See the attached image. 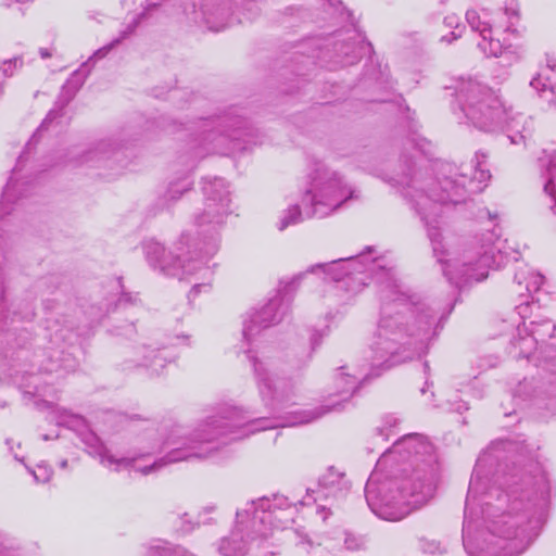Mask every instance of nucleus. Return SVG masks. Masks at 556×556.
<instances>
[{
	"mask_svg": "<svg viewBox=\"0 0 556 556\" xmlns=\"http://www.w3.org/2000/svg\"><path fill=\"white\" fill-rule=\"evenodd\" d=\"M224 433H226V425L214 420L201 426L190 435L170 438L168 445L175 447L164 458L147 466L138 464L140 459L138 455L124 456L102 444H98V438L92 433L88 434L86 443L94 448L92 453L105 469L113 472L132 469L147 476L170 463L210 456L214 448L204 447L203 444L218 439Z\"/></svg>",
	"mask_w": 556,
	"mask_h": 556,
	"instance_id": "obj_1",
	"label": "nucleus"
},
{
	"mask_svg": "<svg viewBox=\"0 0 556 556\" xmlns=\"http://www.w3.org/2000/svg\"><path fill=\"white\" fill-rule=\"evenodd\" d=\"M366 500L382 519L396 521L425 505L434 493L432 483L413 481L402 475H384L377 468L366 484Z\"/></svg>",
	"mask_w": 556,
	"mask_h": 556,
	"instance_id": "obj_2",
	"label": "nucleus"
},
{
	"mask_svg": "<svg viewBox=\"0 0 556 556\" xmlns=\"http://www.w3.org/2000/svg\"><path fill=\"white\" fill-rule=\"evenodd\" d=\"M463 541L470 556H518L530 539L518 530V521L510 514L488 515L482 521L466 519Z\"/></svg>",
	"mask_w": 556,
	"mask_h": 556,
	"instance_id": "obj_3",
	"label": "nucleus"
},
{
	"mask_svg": "<svg viewBox=\"0 0 556 556\" xmlns=\"http://www.w3.org/2000/svg\"><path fill=\"white\" fill-rule=\"evenodd\" d=\"M456 101L467 122L473 127L492 131L500 128L506 116L500 97L475 80H462L456 87Z\"/></svg>",
	"mask_w": 556,
	"mask_h": 556,
	"instance_id": "obj_4",
	"label": "nucleus"
},
{
	"mask_svg": "<svg viewBox=\"0 0 556 556\" xmlns=\"http://www.w3.org/2000/svg\"><path fill=\"white\" fill-rule=\"evenodd\" d=\"M309 177L311 187L303 197V203L311 205L312 216H328L353 198V188L343 174L331 165L317 164Z\"/></svg>",
	"mask_w": 556,
	"mask_h": 556,
	"instance_id": "obj_5",
	"label": "nucleus"
},
{
	"mask_svg": "<svg viewBox=\"0 0 556 556\" xmlns=\"http://www.w3.org/2000/svg\"><path fill=\"white\" fill-rule=\"evenodd\" d=\"M485 12L481 14L476 10H469L466 13L468 24L481 36L478 43L481 51L491 56L510 54L517 58L520 50L515 29L517 12L513 10L500 13L493 25L485 21Z\"/></svg>",
	"mask_w": 556,
	"mask_h": 556,
	"instance_id": "obj_6",
	"label": "nucleus"
},
{
	"mask_svg": "<svg viewBox=\"0 0 556 556\" xmlns=\"http://www.w3.org/2000/svg\"><path fill=\"white\" fill-rule=\"evenodd\" d=\"M429 237L433 245V253L443 265V273L450 279L459 283L460 281H481L488 277V270L494 263L493 256L484 253L467 251L463 254H451L443 250L439 240V233L429 229Z\"/></svg>",
	"mask_w": 556,
	"mask_h": 556,
	"instance_id": "obj_7",
	"label": "nucleus"
},
{
	"mask_svg": "<svg viewBox=\"0 0 556 556\" xmlns=\"http://www.w3.org/2000/svg\"><path fill=\"white\" fill-rule=\"evenodd\" d=\"M206 200L201 215L198 216L200 224L220 223L229 212L230 197L226 184L222 179H215L205 187Z\"/></svg>",
	"mask_w": 556,
	"mask_h": 556,
	"instance_id": "obj_8",
	"label": "nucleus"
},
{
	"mask_svg": "<svg viewBox=\"0 0 556 556\" xmlns=\"http://www.w3.org/2000/svg\"><path fill=\"white\" fill-rule=\"evenodd\" d=\"M147 253L150 261L159 264L164 273L179 279H184L187 275L193 274L200 268L198 262L184 261L181 263L180 258L170 252H166L159 243H153L149 247Z\"/></svg>",
	"mask_w": 556,
	"mask_h": 556,
	"instance_id": "obj_9",
	"label": "nucleus"
},
{
	"mask_svg": "<svg viewBox=\"0 0 556 556\" xmlns=\"http://www.w3.org/2000/svg\"><path fill=\"white\" fill-rule=\"evenodd\" d=\"M464 193L465 181L455 182L446 178L441 182V192H438L435 189H432L430 197L433 198L434 201H451L457 203Z\"/></svg>",
	"mask_w": 556,
	"mask_h": 556,
	"instance_id": "obj_10",
	"label": "nucleus"
},
{
	"mask_svg": "<svg viewBox=\"0 0 556 556\" xmlns=\"http://www.w3.org/2000/svg\"><path fill=\"white\" fill-rule=\"evenodd\" d=\"M219 551L224 556H243L245 544L242 542L241 533L232 532L229 538L223 540Z\"/></svg>",
	"mask_w": 556,
	"mask_h": 556,
	"instance_id": "obj_11",
	"label": "nucleus"
},
{
	"mask_svg": "<svg viewBox=\"0 0 556 556\" xmlns=\"http://www.w3.org/2000/svg\"><path fill=\"white\" fill-rule=\"evenodd\" d=\"M204 22L210 29L219 31L227 26L228 15L225 9L213 8L203 11Z\"/></svg>",
	"mask_w": 556,
	"mask_h": 556,
	"instance_id": "obj_12",
	"label": "nucleus"
},
{
	"mask_svg": "<svg viewBox=\"0 0 556 556\" xmlns=\"http://www.w3.org/2000/svg\"><path fill=\"white\" fill-rule=\"evenodd\" d=\"M302 220L301 210L298 205L288 207L277 223V228L283 231L289 226L299 224Z\"/></svg>",
	"mask_w": 556,
	"mask_h": 556,
	"instance_id": "obj_13",
	"label": "nucleus"
},
{
	"mask_svg": "<svg viewBox=\"0 0 556 556\" xmlns=\"http://www.w3.org/2000/svg\"><path fill=\"white\" fill-rule=\"evenodd\" d=\"M546 166L549 177L544 185V191L556 200V154L549 156Z\"/></svg>",
	"mask_w": 556,
	"mask_h": 556,
	"instance_id": "obj_14",
	"label": "nucleus"
},
{
	"mask_svg": "<svg viewBox=\"0 0 556 556\" xmlns=\"http://www.w3.org/2000/svg\"><path fill=\"white\" fill-rule=\"evenodd\" d=\"M58 414L59 416L55 418V420L60 424H65L74 430H80L81 428L86 427L85 420L77 415H73L65 409H59Z\"/></svg>",
	"mask_w": 556,
	"mask_h": 556,
	"instance_id": "obj_15",
	"label": "nucleus"
},
{
	"mask_svg": "<svg viewBox=\"0 0 556 556\" xmlns=\"http://www.w3.org/2000/svg\"><path fill=\"white\" fill-rule=\"evenodd\" d=\"M271 519H273L271 513H267L265 510H263L261 513L255 511L253 521H252L253 533H256L260 536H264V538L267 536L269 533L265 530H262L261 526L266 522H270Z\"/></svg>",
	"mask_w": 556,
	"mask_h": 556,
	"instance_id": "obj_16",
	"label": "nucleus"
},
{
	"mask_svg": "<svg viewBox=\"0 0 556 556\" xmlns=\"http://www.w3.org/2000/svg\"><path fill=\"white\" fill-rule=\"evenodd\" d=\"M400 445H405L407 450H414L416 453L427 452L429 446L425 444L420 438L415 435H409L400 444L396 445L395 448H399Z\"/></svg>",
	"mask_w": 556,
	"mask_h": 556,
	"instance_id": "obj_17",
	"label": "nucleus"
},
{
	"mask_svg": "<svg viewBox=\"0 0 556 556\" xmlns=\"http://www.w3.org/2000/svg\"><path fill=\"white\" fill-rule=\"evenodd\" d=\"M23 62L20 58H14L12 60L4 61L0 65V73H2L4 76H12L15 71L20 67H22Z\"/></svg>",
	"mask_w": 556,
	"mask_h": 556,
	"instance_id": "obj_18",
	"label": "nucleus"
},
{
	"mask_svg": "<svg viewBox=\"0 0 556 556\" xmlns=\"http://www.w3.org/2000/svg\"><path fill=\"white\" fill-rule=\"evenodd\" d=\"M389 328H390V325L388 324V325H383L380 329V336L386 339V342L381 343L383 345L381 348V350L388 354L393 355L395 353L393 343L397 340V337L395 339H390L389 338V332H390Z\"/></svg>",
	"mask_w": 556,
	"mask_h": 556,
	"instance_id": "obj_19",
	"label": "nucleus"
},
{
	"mask_svg": "<svg viewBox=\"0 0 556 556\" xmlns=\"http://www.w3.org/2000/svg\"><path fill=\"white\" fill-rule=\"evenodd\" d=\"M31 473L37 482L45 483L50 480L52 471L49 467L39 465Z\"/></svg>",
	"mask_w": 556,
	"mask_h": 556,
	"instance_id": "obj_20",
	"label": "nucleus"
},
{
	"mask_svg": "<svg viewBox=\"0 0 556 556\" xmlns=\"http://www.w3.org/2000/svg\"><path fill=\"white\" fill-rule=\"evenodd\" d=\"M276 306L277 303L271 302L264 308V318L262 319L264 326H268L270 323H275L278 320V318H276V315L273 314Z\"/></svg>",
	"mask_w": 556,
	"mask_h": 556,
	"instance_id": "obj_21",
	"label": "nucleus"
},
{
	"mask_svg": "<svg viewBox=\"0 0 556 556\" xmlns=\"http://www.w3.org/2000/svg\"><path fill=\"white\" fill-rule=\"evenodd\" d=\"M319 416H321V413H315L312 410L303 412V413H301V417L299 419L292 421L291 425L306 424V422H309V421L318 418Z\"/></svg>",
	"mask_w": 556,
	"mask_h": 556,
	"instance_id": "obj_22",
	"label": "nucleus"
},
{
	"mask_svg": "<svg viewBox=\"0 0 556 556\" xmlns=\"http://www.w3.org/2000/svg\"><path fill=\"white\" fill-rule=\"evenodd\" d=\"M489 177H490V175H489L486 172H484V170H477V172L475 173V177H473V179H470V180H469V188H470V191H478V190H481V188H480V187H478V186H477V187H476V186H473V180H475V179H478L479 181H484V180H486Z\"/></svg>",
	"mask_w": 556,
	"mask_h": 556,
	"instance_id": "obj_23",
	"label": "nucleus"
},
{
	"mask_svg": "<svg viewBox=\"0 0 556 556\" xmlns=\"http://www.w3.org/2000/svg\"><path fill=\"white\" fill-rule=\"evenodd\" d=\"M530 86H531L533 89H535V90H538V91H543V92H545V91H546V87H547L546 81H545V80H543V78H542V75H541V74H540V75H538L536 77H534V78L530 81Z\"/></svg>",
	"mask_w": 556,
	"mask_h": 556,
	"instance_id": "obj_24",
	"label": "nucleus"
},
{
	"mask_svg": "<svg viewBox=\"0 0 556 556\" xmlns=\"http://www.w3.org/2000/svg\"><path fill=\"white\" fill-rule=\"evenodd\" d=\"M344 392L350 393L352 390L355 389L357 378L349 376L346 379H344Z\"/></svg>",
	"mask_w": 556,
	"mask_h": 556,
	"instance_id": "obj_25",
	"label": "nucleus"
},
{
	"mask_svg": "<svg viewBox=\"0 0 556 556\" xmlns=\"http://www.w3.org/2000/svg\"><path fill=\"white\" fill-rule=\"evenodd\" d=\"M542 281H543V277L540 275H535V276H533V281L531 283L527 285V289L529 291L538 290L540 288V286L542 285Z\"/></svg>",
	"mask_w": 556,
	"mask_h": 556,
	"instance_id": "obj_26",
	"label": "nucleus"
},
{
	"mask_svg": "<svg viewBox=\"0 0 556 556\" xmlns=\"http://www.w3.org/2000/svg\"><path fill=\"white\" fill-rule=\"evenodd\" d=\"M109 49L108 48H103V49H100L98 50L96 53H94V56L96 58H103L106 53H108Z\"/></svg>",
	"mask_w": 556,
	"mask_h": 556,
	"instance_id": "obj_27",
	"label": "nucleus"
},
{
	"mask_svg": "<svg viewBox=\"0 0 556 556\" xmlns=\"http://www.w3.org/2000/svg\"><path fill=\"white\" fill-rule=\"evenodd\" d=\"M40 55L41 58L46 59L51 55V53L48 51V49H40Z\"/></svg>",
	"mask_w": 556,
	"mask_h": 556,
	"instance_id": "obj_28",
	"label": "nucleus"
},
{
	"mask_svg": "<svg viewBox=\"0 0 556 556\" xmlns=\"http://www.w3.org/2000/svg\"><path fill=\"white\" fill-rule=\"evenodd\" d=\"M455 20H456V17H455V16H447V17L445 18V22H446V24H447L448 26H452V25H453V23L455 22Z\"/></svg>",
	"mask_w": 556,
	"mask_h": 556,
	"instance_id": "obj_29",
	"label": "nucleus"
},
{
	"mask_svg": "<svg viewBox=\"0 0 556 556\" xmlns=\"http://www.w3.org/2000/svg\"><path fill=\"white\" fill-rule=\"evenodd\" d=\"M384 462H386V458L380 459V460L378 462V467H381V466L384 464Z\"/></svg>",
	"mask_w": 556,
	"mask_h": 556,
	"instance_id": "obj_30",
	"label": "nucleus"
},
{
	"mask_svg": "<svg viewBox=\"0 0 556 556\" xmlns=\"http://www.w3.org/2000/svg\"><path fill=\"white\" fill-rule=\"evenodd\" d=\"M452 35H453L452 39H456L458 36H460V34H456L455 31H453Z\"/></svg>",
	"mask_w": 556,
	"mask_h": 556,
	"instance_id": "obj_31",
	"label": "nucleus"
},
{
	"mask_svg": "<svg viewBox=\"0 0 556 556\" xmlns=\"http://www.w3.org/2000/svg\"><path fill=\"white\" fill-rule=\"evenodd\" d=\"M250 330H251L250 328H244L243 334L247 336L248 331H250Z\"/></svg>",
	"mask_w": 556,
	"mask_h": 556,
	"instance_id": "obj_32",
	"label": "nucleus"
},
{
	"mask_svg": "<svg viewBox=\"0 0 556 556\" xmlns=\"http://www.w3.org/2000/svg\"><path fill=\"white\" fill-rule=\"evenodd\" d=\"M346 545H348V548H352L353 546L349 543V541L346 540L345 541Z\"/></svg>",
	"mask_w": 556,
	"mask_h": 556,
	"instance_id": "obj_33",
	"label": "nucleus"
},
{
	"mask_svg": "<svg viewBox=\"0 0 556 556\" xmlns=\"http://www.w3.org/2000/svg\"><path fill=\"white\" fill-rule=\"evenodd\" d=\"M333 409H337V406H336V405H333V406L329 407V410H333Z\"/></svg>",
	"mask_w": 556,
	"mask_h": 556,
	"instance_id": "obj_34",
	"label": "nucleus"
},
{
	"mask_svg": "<svg viewBox=\"0 0 556 556\" xmlns=\"http://www.w3.org/2000/svg\"><path fill=\"white\" fill-rule=\"evenodd\" d=\"M186 556H192V555H186Z\"/></svg>",
	"mask_w": 556,
	"mask_h": 556,
	"instance_id": "obj_35",
	"label": "nucleus"
}]
</instances>
